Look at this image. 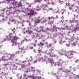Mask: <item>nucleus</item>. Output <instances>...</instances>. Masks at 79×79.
Listing matches in <instances>:
<instances>
[{
    "mask_svg": "<svg viewBox=\"0 0 79 79\" xmlns=\"http://www.w3.org/2000/svg\"><path fill=\"white\" fill-rule=\"evenodd\" d=\"M59 42L60 44H63V43H64V42H66V41H65V40L63 41V40L61 39L59 41Z\"/></svg>",
    "mask_w": 79,
    "mask_h": 79,
    "instance_id": "c756f323",
    "label": "nucleus"
},
{
    "mask_svg": "<svg viewBox=\"0 0 79 79\" xmlns=\"http://www.w3.org/2000/svg\"><path fill=\"white\" fill-rule=\"evenodd\" d=\"M41 31H42V32H44V34H47V32L45 31V27H43L41 29Z\"/></svg>",
    "mask_w": 79,
    "mask_h": 79,
    "instance_id": "2eb2a0df",
    "label": "nucleus"
},
{
    "mask_svg": "<svg viewBox=\"0 0 79 79\" xmlns=\"http://www.w3.org/2000/svg\"><path fill=\"white\" fill-rule=\"evenodd\" d=\"M4 58V56H2V61H4L5 62H6V63H9V59L6 60L5 59L3 58Z\"/></svg>",
    "mask_w": 79,
    "mask_h": 79,
    "instance_id": "4468645a",
    "label": "nucleus"
},
{
    "mask_svg": "<svg viewBox=\"0 0 79 79\" xmlns=\"http://www.w3.org/2000/svg\"><path fill=\"white\" fill-rule=\"evenodd\" d=\"M12 32H14V33H15V32H17L16 31V29L15 28H14L12 30Z\"/></svg>",
    "mask_w": 79,
    "mask_h": 79,
    "instance_id": "72a5a7b5",
    "label": "nucleus"
},
{
    "mask_svg": "<svg viewBox=\"0 0 79 79\" xmlns=\"http://www.w3.org/2000/svg\"><path fill=\"white\" fill-rule=\"evenodd\" d=\"M40 45L41 46H43L44 45V43L42 42H40Z\"/></svg>",
    "mask_w": 79,
    "mask_h": 79,
    "instance_id": "13d9d810",
    "label": "nucleus"
},
{
    "mask_svg": "<svg viewBox=\"0 0 79 79\" xmlns=\"http://www.w3.org/2000/svg\"><path fill=\"white\" fill-rule=\"evenodd\" d=\"M48 4L49 5L50 4L51 5H54V3H53V2H49V3H48Z\"/></svg>",
    "mask_w": 79,
    "mask_h": 79,
    "instance_id": "49530a36",
    "label": "nucleus"
},
{
    "mask_svg": "<svg viewBox=\"0 0 79 79\" xmlns=\"http://www.w3.org/2000/svg\"><path fill=\"white\" fill-rule=\"evenodd\" d=\"M27 11H29L30 12L29 15H30V16H32V15H37V13L34 12V11H33V10L32 9H31L30 10L27 8Z\"/></svg>",
    "mask_w": 79,
    "mask_h": 79,
    "instance_id": "f03ea898",
    "label": "nucleus"
},
{
    "mask_svg": "<svg viewBox=\"0 0 79 79\" xmlns=\"http://www.w3.org/2000/svg\"><path fill=\"white\" fill-rule=\"evenodd\" d=\"M21 64L22 65V67H26L25 65L26 64V62L23 61V62H21Z\"/></svg>",
    "mask_w": 79,
    "mask_h": 79,
    "instance_id": "dca6fc26",
    "label": "nucleus"
},
{
    "mask_svg": "<svg viewBox=\"0 0 79 79\" xmlns=\"http://www.w3.org/2000/svg\"><path fill=\"white\" fill-rule=\"evenodd\" d=\"M65 11H66V9H62L61 10V12L62 15H63V14L64 13V12Z\"/></svg>",
    "mask_w": 79,
    "mask_h": 79,
    "instance_id": "473e14b6",
    "label": "nucleus"
},
{
    "mask_svg": "<svg viewBox=\"0 0 79 79\" xmlns=\"http://www.w3.org/2000/svg\"><path fill=\"white\" fill-rule=\"evenodd\" d=\"M74 35H75V34H73V39H76V40H79V38H78V37H77L76 36H75Z\"/></svg>",
    "mask_w": 79,
    "mask_h": 79,
    "instance_id": "aec40b11",
    "label": "nucleus"
},
{
    "mask_svg": "<svg viewBox=\"0 0 79 79\" xmlns=\"http://www.w3.org/2000/svg\"><path fill=\"white\" fill-rule=\"evenodd\" d=\"M69 23L71 24V26L70 27V29L69 30H73V24H74V21L73 20H69Z\"/></svg>",
    "mask_w": 79,
    "mask_h": 79,
    "instance_id": "20e7f679",
    "label": "nucleus"
},
{
    "mask_svg": "<svg viewBox=\"0 0 79 79\" xmlns=\"http://www.w3.org/2000/svg\"><path fill=\"white\" fill-rule=\"evenodd\" d=\"M53 27V28H52L51 29V31H52V32H53L54 31H55V29H60V28L59 27H56V25H54L53 24L52 25H51V27Z\"/></svg>",
    "mask_w": 79,
    "mask_h": 79,
    "instance_id": "423d86ee",
    "label": "nucleus"
},
{
    "mask_svg": "<svg viewBox=\"0 0 79 79\" xmlns=\"http://www.w3.org/2000/svg\"><path fill=\"white\" fill-rule=\"evenodd\" d=\"M11 39L12 40L10 41L11 42H12V43L14 44V43H15L16 42V41H15V40H13V39Z\"/></svg>",
    "mask_w": 79,
    "mask_h": 79,
    "instance_id": "e433bc0d",
    "label": "nucleus"
},
{
    "mask_svg": "<svg viewBox=\"0 0 79 79\" xmlns=\"http://www.w3.org/2000/svg\"><path fill=\"white\" fill-rule=\"evenodd\" d=\"M13 17H12V16H10L9 17V21H11V20H12V19H13Z\"/></svg>",
    "mask_w": 79,
    "mask_h": 79,
    "instance_id": "c9c22d12",
    "label": "nucleus"
},
{
    "mask_svg": "<svg viewBox=\"0 0 79 79\" xmlns=\"http://www.w3.org/2000/svg\"><path fill=\"white\" fill-rule=\"evenodd\" d=\"M24 40H25V41H26L27 42V41L28 40H27V39H26V37H24Z\"/></svg>",
    "mask_w": 79,
    "mask_h": 79,
    "instance_id": "864d4df0",
    "label": "nucleus"
},
{
    "mask_svg": "<svg viewBox=\"0 0 79 79\" xmlns=\"http://www.w3.org/2000/svg\"><path fill=\"white\" fill-rule=\"evenodd\" d=\"M51 29L52 28L50 29V28H47L46 29V31H50H50H51Z\"/></svg>",
    "mask_w": 79,
    "mask_h": 79,
    "instance_id": "603ef678",
    "label": "nucleus"
},
{
    "mask_svg": "<svg viewBox=\"0 0 79 79\" xmlns=\"http://www.w3.org/2000/svg\"><path fill=\"white\" fill-rule=\"evenodd\" d=\"M26 22H27V23H29L31 22V20H30L29 19V20H28L27 21H25Z\"/></svg>",
    "mask_w": 79,
    "mask_h": 79,
    "instance_id": "4d7b16f0",
    "label": "nucleus"
},
{
    "mask_svg": "<svg viewBox=\"0 0 79 79\" xmlns=\"http://www.w3.org/2000/svg\"><path fill=\"white\" fill-rule=\"evenodd\" d=\"M28 77H29V78H30V77H31V78L33 79H37V76H35V75H33V76H29Z\"/></svg>",
    "mask_w": 79,
    "mask_h": 79,
    "instance_id": "a211bd4d",
    "label": "nucleus"
},
{
    "mask_svg": "<svg viewBox=\"0 0 79 79\" xmlns=\"http://www.w3.org/2000/svg\"><path fill=\"white\" fill-rule=\"evenodd\" d=\"M75 7L77 8L78 10H79V5L78 6H75Z\"/></svg>",
    "mask_w": 79,
    "mask_h": 79,
    "instance_id": "5fc2aeb1",
    "label": "nucleus"
},
{
    "mask_svg": "<svg viewBox=\"0 0 79 79\" xmlns=\"http://www.w3.org/2000/svg\"><path fill=\"white\" fill-rule=\"evenodd\" d=\"M25 52H26V50H23L21 52L22 53H25Z\"/></svg>",
    "mask_w": 79,
    "mask_h": 79,
    "instance_id": "6e6d98bb",
    "label": "nucleus"
},
{
    "mask_svg": "<svg viewBox=\"0 0 79 79\" xmlns=\"http://www.w3.org/2000/svg\"><path fill=\"white\" fill-rule=\"evenodd\" d=\"M36 38H37L38 39H41V36H40V35H37L36 36Z\"/></svg>",
    "mask_w": 79,
    "mask_h": 79,
    "instance_id": "c85d7f7f",
    "label": "nucleus"
},
{
    "mask_svg": "<svg viewBox=\"0 0 79 79\" xmlns=\"http://www.w3.org/2000/svg\"><path fill=\"white\" fill-rule=\"evenodd\" d=\"M75 26L76 27L74 28L73 30V32H74L76 33L77 31H79V24L78 23H77Z\"/></svg>",
    "mask_w": 79,
    "mask_h": 79,
    "instance_id": "7ed1b4c3",
    "label": "nucleus"
},
{
    "mask_svg": "<svg viewBox=\"0 0 79 79\" xmlns=\"http://www.w3.org/2000/svg\"><path fill=\"white\" fill-rule=\"evenodd\" d=\"M39 10H41V7H40H40H39L38 9H37V11H39Z\"/></svg>",
    "mask_w": 79,
    "mask_h": 79,
    "instance_id": "3c124183",
    "label": "nucleus"
},
{
    "mask_svg": "<svg viewBox=\"0 0 79 79\" xmlns=\"http://www.w3.org/2000/svg\"><path fill=\"white\" fill-rule=\"evenodd\" d=\"M4 20L5 19H4V18H3L2 19L0 20V23H1V22H2V23H4Z\"/></svg>",
    "mask_w": 79,
    "mask_h": 79,
    "instance_id": "79ce46f5",
    "label": "nucleus"
},
{
    "mask_svg": "<svg viewBox=\"0 0 79 79\" xmlns=\"http://www.w3.org/2000/svg\"><path fill=\"white\" fill-rule=\"evenodd\" d=\"M66 47H69V46H70V45H69V44H67L66 45Z\"/></svg>",
    "mask_w": 79,
    "mask_h": 79,
    "instance_id": "338daca9",
    "label": "nucleus"
},
{
    "mask_svg": "<svg viewBox=\"0 0 79 79\" xmlns=\"http://www.w3.org/2000/svg\"><path fill=\"white\" fill-rule=\"evenodd\" d=\"M68 56H71V55H73V54L71 53V51H69L67 54Z\"/></svg>",
    "mask_w": 79,
    "mask_h": 79,
    "instance_id": "7c9ffc66",
    "label": "nucleus"
},
{
    "mask_svg": "<svg viewBox=\"0 0 79 79\" xmlns=\"http://www.w3.org/2000/svg\"><path fill=\"white\" fill-rule=\"evenodd\" d=\"M70 79H79V76L76 75H72Z\"/></svg>",
    "mask_w": 79,
    "mask_h": 79,
    "instance_id": "6e6552de",
    "label": "nucleus"
},
{
    "mask_svg": "<svg viewBox=\"0 0 79 79\" xmlns=\"http://www.w3.org/2000/svg\"><path fill=\"white\" fill-rule=\"evenodd\" d=\"M46 7V6H45V5L44 4H42V5L40 6V8H45Z\"/></svg>",
    "mask_w": 79,
    "mask_h": 79,
    "instance_id": "a878e982",
    "label": "nucleus"
},
{
    "mask_svg": "<svg viewBox=\"0 0 79 79\" xmlns=\"http://www.w3.org/2000/svg\"><path fill=\"white\" fill-rule=\"evenodd\" d=\"M9 5H17V1L15 0H6Z\"/></svg>",
    "mask_w": 79,
    "mask_h": 79,
    "instance_id": "f257e3e1",
    "label": "nucleus"
},
{
    "mask_svg": "<svg viewBox=\"0 0 79 79\" xmlns=\"http://www.w3.org/2000/svg\"><path fill=\"white\" fill-rule=\"evenodd\" d=\"M40 19H37L35 20V22L36 23H40Z\"/></svg>",
    "mask_w": 79,
    "mask_h": 79,
    "instance_id": "b1692460",
    "label": "nucleus"
},
{
    "mask_svg": "<svg viewBox=\"0 0 79 79\" xmlns=\"http://www.w3.org/2000/svg\"><path fill=\"white\" fill-rule=\"evenodd\" d=\"M62 70L63 72H64L65 73H67V72H68V70L64 69V68H62Z\"/></svg>",
    "mask_w": 79,
    "mask_h": 79,
    "instance_id": "5701e85b",
    "label": "nucleus"
},
{
    "mask_svg": "<svg viewBox=\"0 0 79 79\" xmlns=\"http://www.w3.org/2000/svg\"><path fill=\"white\" fill-rule=\"evenodd\" d=\"M28 78H29V77H27L26 75H25V74H24L23 75V79H30V78L28 79Z\"/></svg>",
    "mask_w": 79,
    "mask_h": 79,
    "instance_id": "412c9836",
    "label": "nucleus"
},
{
    "mask_svg": "<svg viewBox=\"0 0 79 79\" xmlns=\"http://www.w3.org/2000/svg\"><path fill=\"white\" fill-rule=\"evenodd\" d=\"M6 39L7 40H10V37L9 36H7V38H6Z\"/></svg>",
    "mask_w": 79,
    "mask_h": 79,
    "instance_id": "de8ad7c7",
    "label": "nucleus"
},
{
    "mask_svg": "<svg viewBox=\"0 0 79 79\" xmlns=\"http://www.w3.org/2000/svg\"><path fill=\"white\" fill-rule=\"evenodd\" d=\"M52 35H49V36H47V38H46V39H52Z\"/></svg>",
    "mask_w": 79,
    "mask_h": 79,
    "instance_id": "2f4dec72",
    "label": "nucleus"
},
{
    "mask_svg": "<svg viewBox=\"0 0 79 79\" xmlns=\"http://www.w3.org/2000/svg\"><path fill=\"white\" fill-rule=\"evenodd\" d=\"M11 56H12V57L15 56V54H12Z\"/></svg>",
    "mask_w": 79,
    "mask_h": 79,
    "instance_id": "0e129e2a",
    "label": "nucleus"
},
{
    "mask_svg": "<svg viewBox=\"0 0 79 79\" xmlns=\"http://www.w3.org/2000/svg\"><path fill=\"white\" fill-rule=\"evenodd\" d=\"M5 10L6 12V13H7V12H9L10 11V7H9V8H6L5 9Z\"/></svg>",
    "mask_w": 79,
    "mask_h": 79,
    "instance_id": "393cba45",
    "label": "nucleus"
},
{
    "mask_svg": "<svg viewBox=\"0 0 79 79\" xmlns=\"http://www.w3.org/2000/svg\"><path fill=\"white\" fill-rule=\"evenodd\" d=\"M9 60H11V61H12V60H13V57H10L9 59Z\"/></svg>",
    "mask_w": 79,
    "mask_h": 79,
    "instance_id": "bf43d9fd",
    "label": "nucleus"
},
{
    "mask_svg": "<svg viewBox=\"0 0 79 79\" xmlns=\"http://www.w3.org/2000/svg\"><path fill=\"white\" fill-rule=\"evenodd\" d=\"M62 73H63V70H62V68H60L59 69V70H58L57 72V73L59 74V75H61L63 74Z\"/></svg>",
    "mask_w": 79,
    "mask_h": 79,
    "instance_id": "f8f14e48",
    "label": "nucleus"
},
{
    "mask_svg": "<svg viewBox=\"0 0 79 79\" xmlns=\"http://www.w3.org/2000/svg\"><path fill=\"white\" fill-rule=\"evenodd\" d=\"M18 69L19 71H21L22 72H23V71H25V72H27V73H28V72H29L28 70H26V68L24 67H22V66H21V68H18Z\"/></svg>",
    "mask_w": 79,
    "mask_h": 79,
    "instance_id": "39448f33",
    "label": "nucleus"
},
{
    "mask_svg": "<svg viewBox=\"0 0 79 79\" xmlns=\"http://www.w3.org/2000/svg\"><path fill=\"white\" fill-rule=\"evenodd\" d=\"M52 43H50L48 44V45H46V47H47V48H50V47H52Z\"/></svg>",
    "mask_w": 79,
    "mask_h": 79,
    "instance_id": "4be33fe9",
    "label": "nucleus"
},
{
    "mask_svg": "<svg viewBox=\"0 0 79 79\" xmlns=\"http://www.w3.org/2000/svg\"><path fill=\"white\" fill-rule=\"evenodd\" d=\"M15 13H13L11 11H9V12H7L6 14L9 16H14L15 15Z\"/></svg>",
    "mask_w": 79,
    "mask_h": 79,
    "instance_id": "1a4fd4ad",
    "label": "nucleus"
},
{
    "mask_svg": "<svg viewBox=\"0 0 79 79\" xmlns=\"http://www.w3.org/2000/svg\"><path fill=\"white\" fill-rule=\"evenodd\" d=\"M17 5L19 6H21L22 5V3H21V1H20V2H18Z\"/></svg>",
    "mask_w": 79,
    "mask_h": 79,
    "instance_id": "cd10ccee",
    "label": "nucleus"
},
{
    "mask_svg": "<svg viewBox=\"0 0 79 79\" xmlns=\"http://www.w3.org/2000/svg\"><path fill=\"white\" fill-rule=\"evenodd\" d=\"M13 37H13L12 36H11L10 37V40H12H12H13Z\"/></svg>",
    "mask_w": 79,
    "mask_h": 79,
    "instance_id": "052dcab7",
    "label": "nucleus"
},
{
    "mask_svg": "<svg viewBox=\"0 0 79 79\" xmlns=\"http://www.w3.org/2000/svg\"><path fill=\"white\" fill-rule=\"evenodd\" d=\"M4 75L5 76H6V75H7V74H8V73H5V72H4L3 73Z\"/></svg>",
    "mask_w": 79,
    "mask_h": 79,
    "instance_id": "680f3d73",
    "label": "nucleus"
},
{
    "mask_svg": "<svg viewBox=\"0 0 79 79\" xmlns=\"http://www.w3.org/2000/svg\"><path fill=\"white\" fill-rule=\"evenodd\" d=\"M49 62H50L51 63H53V59H49Z\"/></svg>",
    "mask_w": 79,
    "mask_h": 79,
    "instance_id": "bb28decb",
    "label": "nucleus"
},
{
    "mask_svg": "<svg viewBox=\"0 0 79 79\" xmlns=\"http://www.w3.org/2000/svg\"><path fill=\"white\" fill-rule=\"evenodd\" d=\"M4 13H1V16H4Z\"/></svg>",
    "mask_w": 79,
    "mask_h": 79,
    "instance_id": "09e8293b",
    "label": "nucleus"
},
{
    "mask_svg": "<svg viewBox=\"0 0 79 79\" xmlns=\"http://www.w3.org/2000/svg\"><path fill=\"white\" fill-rule=\"evenodd\" d=\"M40 0H35V2H33V3H35L36 2L38 3V2H40Z\"/></svg>",
    "mask_w": 79,
    "mask_h": 79,
    "instance_id": "4c0bfd02",
    "label": "nucleus"
},
{
    "mask_svg": "<svg viewBox=\"0 0 79 79\" xmlns=\"http://www.w3.org/2000/svg\"><path fill=\"white\" fill-rule=\"evenodd\" d=\"M69 10H73V8L71 7H70L69 8Z\"/></svg>",
    "mask_w": 79,
    "mask_h": 79,
    "instance_id": "69168bd1",
    "label": "nucleus"
},
{
    "mask_svg": "<svg viewBox=\"0 0 79 79\" xmlns=\"http://www.w3.org/2000/svg\"><path fill=\"white\" fill-rule=\"evenodd\" d=\"M22 22L20 23H23V24H24L25 23V21L24 20H22Z\"/></svg>",
    "mask_w": 79,
    "mask_h": 79,
    "instance_id": "e2e57ef3",
    "label": "nucleus"
},
{
    "mask_svg": "<svg viewBox=\"0 0 79 79\" xmlns=\"http://www.w3.org/2000/svg\"><path fill=\"white\" fill-rule=\"evenodd\" d=\"M27 34L30 35H32V36H33V32L32 31L30 30H28V32Z\"/></svg>",
    "mask_w": 79,
    "mask_h": 79,
    "instance_id": "6ab92c4d",
    "label": "nucleus"
},
{
    "mask_svg": "<svg viewBox=\"0 0 79 79\" xmlns=\"http://www.w3.org/2000/svg\"><path fill=\"white\" fill-rule=\"evenodd\" d=\"M42 10H43L44 13H45V11L47 10V9H46V8H43Z\"/></svg>",
    "mask_w": 79,
    "mask_h": 79,
    "instance_id": "ea45409f",
    "label": "nucleus"
},
{
    "mask_svg": "<svg viewBox=\"0 0 79 79\" xmlns=\"http://www.w3.org/2000/svg\"><path fill=\"white\" fill-rule=\"evenodd\" d=\"M41 51H42L41 49L38 50V53L39 54H40V53H41Z\"/></svg>",
    "mask_w": 79,
    "mask_h": 79,
    "instance_id": "c03bdc74",
    "label": "nucleus"
},
{
    "mask_svg": "<svg viewBox=\"0 0 79 79\" xmlns=\"http://www.w3.org/2000/svg\"><path fill=\"white\" fill-rule=\"evenodd\" d=\"M23 77H22V76H20V77L19 78V79H23Z\"/></svg>",
    "mask_w": 79,
    "mask_h": 79,
    "instance_id": "774afa93",
    "label": "nucleus"
},
{
    "mask_svg": "<svg viewBox=\"0 0 79 79\" xmlns=\"http://www.w3.org/2000/svg\"><path fill=\"white\" fill-rule=\"evenodd\" d=\"M63 61H62L61 59H59V61L56 63V64H57L58 66H61V64H63Z\"/></svg>",
    "mask_w": 79,
    "mask_h": 79,
    "instance_id": "0eeeda50",
    "label": "nucleus"
},
{
    "mask_svg": "<svg viewBox=\"0 0 79 79\" xmlns=\"http://www.w3.org/2000/svg\"><path fill=\"white\" fill-rule=\"evenodd\" d=\"M36 31L38 32H40L41 31V29L40 28H37V29L36 30Z\"/></svg>",
    "mask_w": 79,
    "mask_h": 79,
    "instance_id": "f704fd0d",
    "label": "nucleus"
},
{
    "mask_svg": "<svg viewBox=\"0 0 79 79\" xmlns=\"http://www.w3.org/2000/svg\"><path fill=\"white\" fill-rule=\"evenodd\" d=\"M7 64H5L4 65V68H6V67H7Z\"/></svg>",
    "mask_w": 79,
    "mask_h": 79,
    "instance_id": "37998d69",
    "label": "nucleus"
},
{
    "mask_svg": "<svg viewBox=\"0 0 79 79\" xmlns=\"http://www.w3.org/2000/svg\"><path fill=\"white\" fill-rule=\"evenodd\" d=\"M21 76H20V75L19 74H17V75H16V77H17V78H20V77Z\"/></svg>",
    "mask_w": 79,
    "mask_h": 79,
    "instance_id": "a19ab883",
    "label": "nucleus"
},
{
    "mask_svg": "<svg viewBox=\"0 0 79 79\" xmlns=\"http://www.w3.org/2000/svg\"><path fill=\"white\" fill-rule=\"evenodd\" d=\"M73 45L75 46L76 45V42H74L72 44Z\"/></svg>",
    "mask_w": 79,
    "mask_h": 79,
    "instance_id": "a18cd8bd",
    "label": "nucleus"
},
{
    "mask_svg": "<svg viewBox=\"0 0 79 79\" xmlns=\"http://www.w3.org/2000/svg\"><path fill=\"white\" fill-rule=\"evenodd\" d=\"M9 9L10 11L12 12V13H15V10H14V9H13V7H12V6H9Z\"/></svg>",
    "mask_w": 79,
    "mask_h": 79,
    "instance_id": "f3484780",
    "label": "nucleus"
},
{
    "mask_svg": "<svg viewBox=\"0 0 79 79\" xmlns=\"http://www.w3.org/2000/svg\"><path fill=\"white\" fill-rule=\"evenodd\" d=\"M11 67L12 68V69H18V66L17 65H16L15 64H12L11 65Z\"/></svg>",
    "mask_w": 79,
    "mask_h": 79,
    "instance_id": "9d476101",
    "label": "nucleus"
},
{
    "mask_svg": "<svg viewBox=\"0 0 79 79\" xmlns=\"http://www.w3.org/2000/svg\"><path fill=\"white\" fill-rule=\"evenodd\" d=\"M49 59L48 58H44V60H42V61L44 62V63H46L47 64V61H49Z\"/></svg>",
    "mask_w": 79,
    "mask_h": 79,
    "instance_id": "9b49d317",
    "label": "nucleus"
},
{
    "mask_svg": "<svg viewBox=\"0 0 79 79\" xmlns=\"http://www.w3.org/2000/svg\"><path fill=\"white\" fill-rule=\"evenodd\" d=\"M15 24H17V25H18V24L19 23V22H18V21H15Z\"/></svg>",
    "mask_w": 79,
    "mask_h": 79,
    "instance_id": "58836bf2",
    "label": "nucleus"
},
{
    "mask_svg": "<svg viewBox=\"0 0 79 79\" xmlns=\"http://www.w3.org/2000/svg\"><path fill=\"white\" fill-rule=\"evenodd\" d=\"M40 21L41 22V23H44L46 22V19L43 17L42 19H40Z\"/></svg>",
    "mask_w": 79,
    "mask_h": 79,
    "instance_id": "ddd939ff",
    "label": "nucleus"
},
{
    "mask_svg": "<svg viewBox=\"0 0 79 79\" xmlns=\"http://www.w3.org/2000/svg\"><path fill=\"white\" fill-rule=\"evenodd\" d=\"M28 26H29V27H30V29H31V26H32V24L30 23L28 25Z\"/></svg>",
    "mask_w": 79,
    "mask_h": 79,
    "instance_id": "8fccbe9b",
    "label": "nucleus"
}]
</instances>
